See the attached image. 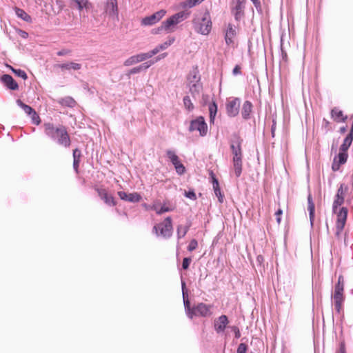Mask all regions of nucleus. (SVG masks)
<instances>
[{
	"mask_svg": "<svg viewBox=\"0 0 353 353\" xmlns=\"http://www.w3.org/2000/svg\"><path fill=\"white\" fill-rule=\"evenodd\" d=\"M44 132L46 136L50 138L60 145L68 148L70 145V139L65 128L63 125L55 127L51 123L43 124Z\"/></svg>",
	"mask_w": 353,
	"mask_h": 353,
	"instance_id": "1",
	"label": "nucleus"
},
{
	"mask_svg": "<svg viewBox=\"0 0 353 353\" xmlns=\"http://www.w3.org/2000/svg\"><path fill=\"white\" fill-rule=\"evenodd\" d=\"M241 140L236 137L235 140L232 141L230 149L232 154V163L235 175L239 177L242 172V150Z\"/></svg>",
	"mask_w": 353,
	"mask_h": 353,
	"instance_id": "2",
	"label": "nucleus"
},
{
	"mask_svg": "<svg viewBox=\"0 0 353 353\" xmlns=\"http://www.w3.org/2000/svg\"><path fill=\"white\" fill-rule=\"evenodd\" d=\"M195 31L203 35H208L212 30V21L210 13L205 12L193 20Z\"/></svg>",
	"mask_w": 353,
	"mask_h": 353,
	"instance_id": "3",
	"label": "nucleus"
},
{
	"mask_svg": "<svg viewBox=\"0 0 353 353\" xmlns=\"http://www.w3.org/2000/svg\"><path fill=\"white\" fill-rule=\"evenodd\" d=\"M189 13L185 11H181L172 15L161 23L156 32H159L163 30L167 32H174L175 26L187 19Z\"/></svg>",
	"mask_w": 353,
	"mask_h": 353,
	"instance_id": "4",
	"label": "nucleus"
},
{
	"mask_svg": "<svg viewBox=\"0 0 353 353\" xmlns=\"http://www.w3.org/2000/svg\"><path fill=\"white\" fill-rule=\"evenodd\" d=\"M152 232L157 236H161L164 239H169L173 232L172 221L170 216H168L165 220L153 227Z\"/></svg>",
	"mask_w": 353,
	"mask_h": 353,
	"instance_id": "5",
	"label": "nucleus"
},
{
	"mask_svg": "<svg viewBox=\"0 0 353 353\" xmlns=\"http://www.w3.org/2000/svg\"><path fill=\"white\" fill-rule=\"evenodd\" d=\"M245 0H232L230 3L231 13L236 21H241L245 15Z\"/></svg>",
	"mask_w": 353,
	"mask_h": 353,
	"instance_id": "6",
	"label": "nucleus"
},
{
	"mask_svg": "<svg viewBox=\"0 0 353 353\" xmlns=\"http://www.w3.org/2000/svg\"><path fill=\"white\" fill-rule=\"evenodd\" d=\"M187 316L192 319L194 316H208L211 314L210 306L204 303H199L192 309L190 307L188 312L185 311Z\"/></svg>",
	"mask_w": 353,
	"mask_h": 353,
	"instance_id": "7",
	"label": "nucleus"
},
{
	"mask_svg": "<svg viewBox=\"0 0 353 353\" xmlns=\"http://www.w3.org/2000/svg\"><path fill=\"white\" fill-rule=\"evenodd\" d=\"M343 284L341 283V277H339L338 283L335 285L334 294L333 296L334 307L335 310L339 313L342 307L343 301Z\"/></svg>",
	"mask_w": 353,
	"mask_h": 353,
	"instance_id": "8",
	"label": "nucleus"
},
{
	"mask_svg": "<svg viewBox=\"0 0 353 353\" xmlns=\"http://www.w3.org/2000/svg\"><path fill=\"white\" fill-rule=\"evenodd\" d=\"M336 236L339 238L344 228L347 216V209L341 208L339 211L336 210Z\"/></svg>",
	"mask_w": 353,
	"mask_h": 353,
	"instance_id": "9",
	"label": "nucleus"
},
{
	"mask_svg": "<svg viewBox=\"0 0 353 353\" xmlns=\"http://www.w3.org/2000/svg\"><path fill=\"white\" fill-rule=\"evenodd\" d=\"M194 130L198 131L201 137L206 135L208 126L203 117H199L196 119L191 121L189 131L192 132Z\"/></svg>",
	"mask_w": 353,
	"mask_h": 353,
	"instance_id": "10",
	"label": "nucleus"
},
{
	"mask_svg": "<svg viewBox=\"0 0 353 353\" xmlns=\"http://www.w3.org/2000/svg\"><path fill=\"white\" fill-rule=\"evenodd\" d=\"M241 100L239 98L229 99L226 102V111L229 117H234L239 112Z\"/></svg>",
	"mask_w": 353,
	"mask_h": 353,
	"instance_id": "11",
	"label": "nucleus"
},
{
	"mask_svg": "<svg viewBox=\"0 0 353 353\" xmlns=\"http://www.w3.org/2000/svg\"><path fill=\"white\" fill-rule=\"evenodd\" d=\"M347 190V187L345 186L344 184H341L337 190L332 205V211L334 213H336L337 208L344 203L345 194Z\"/></svg>",
	"mask_w": 353,
	"mask_h": 353,
	"instance_id": "12",
	"label": "nucleus"
},
{
	"mask_svg": "<svg viewBox=\"0 0 353 353\" xmlns=\"http://www.w3.org/2000/svg\"><path fill=\"white\" fill-rule=\"evenodd\" d=\"M165 10H159L150 16L143 18L141 24L143 26H152L159 22L165 16Z\"/></svg>",
	"mask_w": 353,
	"mask_h": 353,
	"instance_id": "13",
	"label": "nucleus"
},
{
	"mask_svg": "<svg viewBox=\"0 0 353 353\" xmlns=\"http://www.w3.org/2000/svg\"><path fill=\"white\" fill-rule=\"evenodd\" d=\"M228 323V319L225 315H221L216 319L214 322V327L216 333L219 334L223 332Z\"/></svg>",
	"mask_w": 353,
	"mask_h": 353,
	"instance_id": "14",
	"label": "nucleus"
},
{
	"mask_svg": "<svg viewBox=\"0 0 353 353\" xmlns=\"http://www.w3.org/2000/svg\"><path fill=\"white\" fill-rule=\"evenodd\" d=\"M105 10L112 17H118L117 0H105Z\"/></svg>",
	"mask_w": 353,
	"mask_h": 353,
	"instance_id": "15",
	"label": "nucleus"
},
{
	"mask_svg": "<svg viewBox=\"0 0 353 353\" xmlns=\"http://www.w3.org/2000/svg\"><path fill=\"white\" fill-rule=\"evenodd\" d=\"M118 195L121 199L132 203L139 202L141 199L140 194L137 192L128 194L125 192L120 191L118 192Z\"/></svg>",
	"mask_w": 353,
	"mask_h": 353,
	"instance_id": "16",
	"label": "nucleus"
},
{
	"mask_svg": "<svg viewBox=\"0 0 353 353\" xmlns=\"http://www.w3.org/2000/svg\"><path fill=\"white\" fill-rule=\"evenodd\" d=\"M97 192L99 197L103 200L106 204L112 206L116 205L114 197L111 194H109L105 189H97Z\"/></svg>",
	"mask_w": 353,
	"mask_h": 353,
	"instance_id": "17",
	"label": "nucleus"
},
{
	"mask_svg": "<svg viewBox=\"0 0 353 353\" xmlns=\"http://www.w3.org/2000/svg\"><path fill=\"white\" fill-rule=\"evenodd\" d=\"M1 81L8 88L12 90H16L19 88L17 83L14 80L12 77L9 74H3L1 77Z\"/></svg>",
	"mask_w": 353,
	"mask_h": 353,
	"instance_id": "18",
	"label": "nucleus"
},
{
	"mask_svg": "<svg viewBox=\"0 0 353 353\" xmlns=\"http://www.w3.org/2000/svg\"><path fill=\"white\" fill-rule=\"evenodd\" d=\"M236 34L235 28L231 23H229L225 34V40L228 45L233 43V39L236 36Z\"/></svg>",
	"mask_w": 353,
	"mask_h": 353,
	"instance_id": "19",
	"label": "nucleus"
},
{
	"mask_svg": "<svg viewBox=\"0 0 353 353\" xmlns=\"http://www.w3.org/2000/svg\"><path fill=\"white\" fill-rule=\"evenodd\" d=\"M61 70H79L81 68V65L75 62H68L57 65Z\"/></svg>",
	"mask_w": 353,
	"mask_h": 353,
	"instance_id": "20",
	"label": "nucleus"
},
{
	"mask_svg": "<svg viewBox=\"0 0 353 353\" xmlns=\"http://www.w3.org/2000/svg\"><path fill=\"white\" fill-rule=\"evenodd\" d=\"M307 203H308L307 210L309 211L310 221L311 225L312 226L313 221L314 219L315 207H314V204L312 201V196L310 194H309L307 196Z\"/></svg>",
	"mask_w": 353,
	"mask_h": 353,
	"instance_id": "21",
	"label": "nucleus"
},
{
	"mask_svg": "<svg viewBox=\"0 0 353 353\" xmlns=\"http://www.w3.org/2000/svg\"><path fill=\"white\" fill-rule=\"evenodd\" d=\"M181 288L185 311H187L188 312V311L190 310V301L188 300V291L185 288V283L183 280H181Z\"/></svg>",
	"mask_w": 353,
	"mask_h": 353,
	"instance_id": "22",
	"label": "nucleus"
},
{
	"mask_svg": "<svg viewBox=\"0 0 353 353\" xmlns=\"http://www.w3.org/2000/svg\"><path fill=\"white\" fill-rule=\"evenodd\" d=\"M212 186L215 195L217 196L219 201L222 203L223 201V196L221 194V189L218 180L215 177H212Z\"/></svg>",
	"mask_w": 353,
	"mask_h": 353,
	"instance_id": "23",
	"label": "nucleus"
},
{
	"mask_svg": "<svg viewBox=\"0 0 353 353\" xmlns=\"http://www.w3.org/2000/svg\"><path fill=\"white\" fill-rule=\"evenodd\" d=\"M191 226L190 223H188L186 225H179L176 229V234L178 239H180L185 236Z\"/></svg>",
	"mask_w": 353,
	"mask_h": 353,
	"instance_id": "24",
	"label": "nucleus"
},
{
	"mask_svg": "<svg viewBox=\"0 0 353 353\" xmlns=\"http://www.w3.org/2000/svg\"><path fill=\"white\" fill-rule=\"evenodd\" d=\"M332 117L336 121H344L347 117H343V114L341 110L337 108H334L331 111Z\"/></svg>",
	"mask_w": 353,
	"mask_h": 353,
	"instance_id": "25",
	"label": "nucleus"
},
{
	"mask_svg": "<svg viewBox=\"0 0 353 353\" xmlns=\"http://www.w3.org/2000/svg\"><path fill=\"white\" fill-rule=\"evenodd\" d=\"M252 103L248 101H246L243 103L241 114L244 119H248L249 117L250 114L252 111Z\"/></svg>",
	"mask_w": 353,
	"mask_h": 353,
	"instance_id": "26",
	"label": "nucleus"
},
{
	"mask_svg": "<svg viewBox=\"0 0 353 353\" xmlns=\"http://www.w3.org/2000/svg\"><path fill=\"white\" fill-rule=\"evenodd\" d=\"M15 13L19 18H21L23 21H25L26 22L32 21L31 17L28 13H26L23 10H22L21 8H16Z\"/></svg>",
	"mask_w": 353,
	"mask_h": 353,
	"instance_id": "27",
	"label": "nucleus"
},
{
	"mask_svg": "<svg viewBox=\"0 0 353 353\" xmlns=\"http://www.w3.org/2000/svg\"><path fill=\"white\" fill-rule=\"evenodd\" d=\"M166 155L168 158L170 160L172 163L174 165V166L181 163L178 156L175 154L174 151L170 150H168L166 152Z\"/></svg>",
	"mask_w": 353,
	"mask_h": 353,
	"instance_id": "28",
	"label": "nucleus"
},
{
	"mask_svg": "<svg viewBox=\"0 0 353 353\" xmlns=\"http://www.w3.org/2000/svg\"><path fill=\"white\" fill-rule=\"evenodd\" d=\"M189 88H190V91L191 92V93L194 96H195L196 94H199V92L201 91L202 84L201 83L196 82V83L190 84V85H189Z\"/></svg>",
	"mask_w": 353,
	"mask_h": 353,
	"instance_id": "29",
	"label": "nucleus"
},
{
	"mask_svg": "<svg viewBox=\"0 0 353 353\" xmlns=\"http://www.w3.org/2000/svg\"><path fill=\"white\" fill-rule=\"evenodd\" d=\"M347 153L339 151V153L337 156H336L334 159H336V163L339 165H343L346 163L347 159Z\"/></svg>",
	"mask_w": 353,
	"mask_h": 353,
	"instance_id": "30",
	"label": "nucleus"
},
{
	"mask_svg": "<svg viewBox=\"0 0 353 353\" xmlns=\"http://www.w3.org/2000/svg\"><path fill=\"white\" fill-rule=\"evenodd\" d=\"M347 153L339 151V153L337 156H336L334 159H336V163L339 165H343L346 163L347 159Z\"/></svg>",
	"mask_w": 353,
	"mask_h": 353,
	"instance_id": "31",
	"label": "nucleus"
},
{
	"mask_svg": "<svg viewBox=\"0 0 353 353\" xmlns=\"http://www.w3.org/2000/svg\"><path fill=\"white\" fill-rule=\"evenodd\" d=\"M209 112H210V121L214 122L215 116L217 112V105L213 102L209 105Z\"/></svg>",
	"mask_w": 353,
	"mask_h": 353,
	"instance_id": "32",
	"label": "nucleus"
},
{
	"mask_svg": "<svg viewBox=\"0 0 353 353\" xmlns=\"http://www.w3.org/2000/svg\"><path fill=\"white\" fill-rule=\"evenodd\" d=\"M60 103L65 106L74 107L75 105L76 102L72 97H66L61 99Z\"/></svg>",
	"mask_w": 353,
	"mask_h": 353,
	"instance_id": "33",
	"label": "nucleus"
},
{
	"mask_svg": "<svg viewBox=\"0 0 353 353\" xmlns=\"http://www.w3.org/2000/svg\"><path fill=\"white\" fill-rule=\"evenodd\" d=\"M17 103L27 114H31L34 112V110L30 106L23 103L20 99L17 100Z\"/></svg>",
	"mask_w": 353,
	"mask_h": 353,
	"instance_id": "34",
	"label": "nucleus"
},
{
	"mask_svg": "<svg viewBox=\"0 0 353 353\" xmlns=\"http://www.w3.org/2000/svg\"><path fill=\"white\" fill-rule=\"evenodd\" d=\"M352 143V140H350V138H345L343 144L341 145L339 151L347 152L348 148L351 145Z\"/></svg>",
	"mask_w": 353,
	"mask_h": 353,
	"instance_id": "35",
	"label": "nucleus"
},
{
	"mask_svg": "<svg viewBox=\"0 0 353 353\" xmlns=\"http://www.w3.org/2000/svg\"><path fill=\"white\" fill-rule=\"evenodd\" d=\"M188 81H189V85H190V84L192 83H201L200 82V77L197 75V73L196 72L194 71L192 72V74H191L188 78Z\"/></svg>",
	"mask_w": 353,
	"mask_h": 353,
	"instance_id": "36",
	"label": "nucleus"
},
{
	"mask_svg": "<svg viewBox=\"0 0 353 353\" xmlns=\"http://www.w3.org/2000/svg\"><path fill=\"white\" fill-rule=\"evenodd\" d=\"M139 63V61H138L137 56L136 55H133V56L129 57L128 59H127L124 61V65H125V66H130L132 65H134V64H136V63Z\"/></svg>",
	"mask_w": 353,
	"mask_h": 353,
	"instance_id": "37",
	"label": "nucleus"
},
{
	"mask_svg": "<svg viewBox=\"0 0 353 353\" xmlns=\"http://www.w3.org/2000/svg\"><path fill=\"white\" fill-rule=\"evenodd\" d=\"M183 104H184L185 108L187 110H188L189 111L193 110V108H194L193 103H192V101L188 96H185L183 98Z\"/></svg>",
	"mask_w": 353,
	"mask_h": 353,
	"instance_id": "38",
	"label": "nucleus"
},
{
	"mask_svg": "<svg viewBox=\"0 0 353 353\" xmlns=\"http://www.w3.org/2000/svg\"><path fill=\"white\" fill-rule=\"evenodd\" d=\"M196 5L194 0H185L180 3V6L183 8H191Z\"/></svg>",
	"mask_w": 353,
	"mask_h": 353,
	"instance_id": "39",
	"label": "nucleus"
},
{
	"mask_svg": "<svg viewBox=\"0 0 353 353\" xmlns=\"http://www.w3.org/2000/svg\"><path fill=\"white\" fill-rule=\"evenodd\" d=\"M154 210L156 211L157 214H161L164 212H170L172 210L171 208L166 207V206H154Z\"/></svg>",
	"mask_w": 353,
	"mask_h": 353,
	"instance_id": "40",
	"label": "nucleus"
},
{
	"mask_svg": "<svg viewBox=\"0 0 353 353\" xmlns=\"http://www.w3.org/2000/svg\"><path fill=\"white\" fill-rule=\"evenodd\" d=\"M78 6V8L79 10H82L83 8H88L89 6V3L88 0H74Z\"/></svg>",
	"mask_w": 353,
	"mask_h": 353,
	"instance_id": "41",
	"label": "nucleus"
},
{
	"mask_svg": "<svg viewBox=\"0 0 353 353\" xmlns=\"http://www.w3.org/2000/svg\"><path fill=\"white\" fill-rule=\"evenodd\" d=\"M12 70L18 77H21L23 79H27V74L23 70L20 69H14L13 68H12Z\"/></svg>",
	"mask_w": 353,
	"mask_h": 353,
	"instance_id": "42",
	"label": "nucleus"
},
{
	"mask_svg": "<svg viewBox=\"0 0 353 353\" xmlns=\"http://www.w3.org/2000/svg\"><path fill=\"white\" fill-rule=\"evenodd\" d=\"M174 41V38H170L168 41H166L163 43L159 45V48L162 50L167 49L170 46H171Z\"/></svg>",
	"mask_w": 353,
	"mask_h": 353,
	"instance_id": "43",
	"label": "nucleus"
},
{
	"mask_svg": "<svg viewBox=\"0 0 353 353\" xmlns=\"http://www.w3.org/2000/svg\"><path fill=\"white\" fill-rule=\"evenodd\" d=\"M136 56L137 57L139 63L150 58L148 52H145V53H140V54H136Z\"/></svg>",
	"mask_w": 353,
	"mask_h": 353,
	"instance_id": "44",
	"label": "nucleus"
},
{
	"mask_svg": "<svg viewBox=\"0 0 353 353\" xmlns=\"http://www.w3.org/2000/svg\"><path fill=\"white\" fill-rule=\"evenodd\" d=\"M30 115L31 116L32 121L34 124L39 125L40 123V122H41L40 118L34 110Z\"/></svg>",
	"mask_w": 353,
	"mask_h": 353,
	"instance_id": "45",
	"label": "nucleus"
},
{
	"mask_svg": "<svg viewBox=\"0 0 353 353\" xmlns=\"http://www.w3.org/2000/svg\"><path fill=\"white\" fill-rule=\"evenodd\" d=\"M197 245H198V243H197L196 240L192 239V240H191V241L190 242V243L188 246V250L190 252H192L197 248Z\"/></svg>",
	"mask_w": 353,
	"mask_h": 353,
	"instance_id": "46",
	"label": "nucleus"
},
{
	"mask_svg": "<svg viewBox=\"0 0 353 353\" xmlns=\"http://www.w3.org/2000/svg\"><path fill=\"white\" fill-rule=\"evenodd\" d=\"M174 168H175L176 172L179 174H183L185 171V168L184 165L181 163L177 164L176 165H175Z\"/></svg>",
	"mask_w": 353,
	"mask_h": 353,
	"instance_id": "47",
	"label": "nucleus"
},
{
	"mask_svg": "<svg viewBox=\"0 0 353 353\" xmlns=\"http://www.w3.org/2000/svg\"><path fill=\"white\" fill-rule=\"evenodd\" d=\"M154 63V61H150L148 62H145L139 65L141 71L146 70L148 68H149Z\"/></svg>",
	"mask_w": 353,
	"mask_h": 353,
	"instance_id": "48",
	"label": "nucleus"
},
{
	"mask_svg": "<svg viewBox=\"0 0 353 353\" xmlns=\"http://www.w3.org/2000/svg\"><path fill=\"white\" fill-rule=\"evenodd\" d=\"M191 261H192L191 258H188V257L184 258L183 260V263H182V268L184 270H187L189 268Z\"/></svg>",
	"mask_w": 353,
	"mask_h": 353,
	"instance_id": "49",
	"label": "nucleus"
},
{
	"mask_svg": "<svg viewBox=\"0 0 353 353\" xmlns=\"http://www.w3.org/2000/svg\"><path fill=\"white\" fill-rule=\"evenodd\" d=\"M247 345L245 343L239 344L236 353H246Z\"/></svg>",
	"mask_w": 353,
	"mask_h": 353,
	"instance_id": "50",
	"label": "nucleus"
},
{
	"mask_svg": "<svg viewBox=\"0 0 353 353\" xmlns=\"http://www.w3.org/2000/svg\"><path fill=\"white\" fill-rule=\"evenodd\" d=\"M161 50H162L159 48V46H157L153 50L149 51L148 53H149L150 58H152L154 55L159 53Z\"/></svg>",
	"mask_w": 353,
	"mask_h": 353,
	"instance_id": "51",
	"label": "nucleus"
},
{
	"mask_svg": "<svg viewBox=\"0 0 353 353\" xmlns=\"http://www.w3.org/2000/svg\"><path fill=\"white\" fill-rule=\"evenodd\" d=\"M185 196L192 200H195L196 198L194 191L185 192Z\"/></svg>",
	"mask_w": 353,
	"mask_h": 353,
	"instance_id": "52",
	"label": "nucleus"
},
{
	"mask_svg": "<svg viewBox=\"0 0 353 353\" xmlns=\"http://www.w3.org/2000/svg\"><path fill=\"white\" fill-rule=\"evenodd\" d=\"M81 151L78 149L73 150V159L74 160H80Z\"/></svg>",
	"mask_w": 353,
	"mask_h": 353,
	"instance_id": "53",
	"label": "nucleus"
},
{
	"mask_svg": "<svg viewBox=\"0 0 353 353\" xmlns=\"http://www.w3.org/2000/svg\"><path fill=\"white\" fill-rule=\"evenodd\" d=\"M232 330L234 333L235 338L239 339L241 336V333L239 329L236 326H232L231 327Z\"/></svg>",
	"mask_w": 353,
	"mask_h": 353,
	"instance_id": "54",
	"label": "nucleus"
},
{
	"mask_svg": "<svg viewBox=\"0 0 353 353\" xmlns=\"http://www.w3.org/2000/svg\"><path fill=\"white\" fill-rule=\"evenodd\" d=\"M340 165H339V163H336V159H334L333 160V163H332V169L333 171H338L339 169H340Z\"/></svg>",
	"mask_w": 353,
	"mask_h": 353,
	"instance_id": "55",
	"label": "nucleus"
},
{
	"mask_svg": "<svg viewBox=\"0 0 353 353\" xmlns=\"http://www.w3.org/2000/svg\"><path fill=\"white\" fill-rule=\"evenodd\" d=\"M140 72H141V68H140V67L139 65L137 67H134V68H132L130 70L129 74H133L139 73Z\"/></svg>",
	"mask_w": 353,
	"mask_h": 353,
	"instance_id": "56",
	"label": "nucleus"
},
{
	"mask_svg": "<svg viewBox=\"0 0 353 353\" xmlns=\"http://www.w3.org/2000/svg\"><path fill=\"white\" fill-rule=\"evenodd\" d=\"M282 214V210L281 209H279L276 212L275 215L276 216V221L278 223H280L281 222V215Z\"/></svg>",
	"mask_w": 353,
	"mask_h": 353,
	"instance_id": "57",
	"label": "nucleus"
},
{
	"mask_svg": "<svg viewBox=\"0 0 353 353\" xmlns=\"http://www.w3.org/2000/svg\"><path fill=\"white\" fill-rule=\"evenodd\" d=\"M232 73L234 75H237V74H240L241 73V68L239 65H236L232 70Z\"/></svg>",
	"mask_w": 353,
	"mask_h": 353,
	"instance_id": "58",
	"label": "nucleus"
},
{
	"mask_svg": "<svg viewBox=\"0 0 353 353\" xmlns=\"http://www.w3.org/2000/svg\"><path fill=\"white\" fill-rule=\"evenodd\" d=\"M70 52V50H60L57 52V55L58 56H64V55H66L68 54H69Z\"/></svg>",
	"mask_w": 353,
	"mask_h": 353,
	"instance_id": "59",
	"label": "nucleus"
},
{
	"mask_svg": "<svg viewBox=\"0 0 353 353\" xmlns=\"http://www.w3.org/2000/svg\"><path fill=\"white\" fill-rule=\"evenodd\" d=\"M79 161H80V160H74V161H73V168L77 172L78 171Z\"/></svg>",
	"mask_w": 353,
	"mask_h": 353,
	"instance_id": "60",
	"label": "nucleus"
},
{
	"mask_svg": "<svg viewBox=\"0 0 353 353\" xmlns=\"http://www.w3.org/2000/svg\"><path fill=\"white\" fill-rule=\"evenodd\" d=\"M338 353H345V346L343 343L341 344Z\"/></svg>",
	"mask_w": 353,
	"mask_h": 353,
	"instance_id": "61",
	"label": "nucleus"
},
{
	"mask_svg": "<svg viewBox=\"0 0 353 353\" xmlns=\"http://www.w3.org/2000/svg\"><path fill=\"white\" fill-rule=\"evenodd\" d=\"M19 34L23 38H27L28 36V34L26 32L22 30H20Z\"/></svg>",
	"mask_w": 353,
	"mask_h": 353,
	"instance_id": "62",
	"label": "nucleus"
},
{
	"mask_svg": "<svg viewBox=\"0 0 353 353\" xmlns=\"http://www.w3.org/2000/svg\"><path fill=\"white\" fill-rule=\"evenodd\" d=\"M251 1L253 3L254 6L258 8L260 6V2L259 0H251Z\"/></svg>",
	"mask_w": 353,
	"mask_h": 353,
	"instance_id": "63",
	"label": "nucleus"
},
{
	"mask_svg": "<svg viewBox=\"0 0 353 353\" xmlns=\"http://www.w3.org/2000/svg\"><path fill=\"white\" fill-rule=\"evenodd\" d=\"M345 138H350V140L353 141V129H350V133L347 134V136Z\"/></svg>",
	"mask_w": 353,
	"mask_h": 353,
	"instance_id": "64",
	"label": "nucleus"
}]
</instances>
